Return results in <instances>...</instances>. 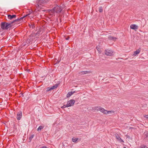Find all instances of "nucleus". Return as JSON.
<instances>
[{"instance_id": "1", "label": "nucleus", "mask_w": 148, "mask_h": 148, "mask_svg": "<svg viewBox=\"0 0 148 148\" xmlns=\"http://www.w3.org/2000/svg\"><path fill=\"white\" fill-rule=\"evenodd\" d=\"M29 14H28L25 16H24L22 17L21 18H18L14 20L13 21L11 22L10 23H8L5 22H2L1 23V27L3 29L8 30L9 28L13 26V25H12V24L13 23H15L16 24L17 23V22H20L21 21L23 18H24L27 16H28Z\"/></svg>"}, {"instance_id": "2", "label": "nucleus", "mask_w": 148, "mask_h": 148, "mask_svg": "<svg viewBox=\"0 0 148 148\" xmlns=\"http://www.w3.org/2000/svg\"><path fill=\"white\" fill-rule=\"evenodd\" d=\"M62 9V8L61 6L57 5L50 10V13L51 15L57 16L61 12Z\"/></svg>"}, {"instance_id": "3", "label": "nucleus", "mask_w": 148, "mask_h": 148, "mask_svg": "<svg viewBox=\"0 0 148 148\" xmlns=\"http://www.w3.org/2000/svg\"><path fill=\"white\" fill-rule=\"evenodd\" d=\"M75 102V101L74 100L71 99L67 103V106L68 107L71 106L73 105Z\"/></svg>"}, {"instance_id": "4", "label": "nucleus", "mask_w": 148, "mask_h": 148, "mask_svg": "<svg viewBox=\"0 0 148 148\" xmlns=\"http://www.w3.org/2000/svg\"><path fill=\"white\" fill-rule=\"evenodd\" d=\"M105 52V54L107 56H111L113 55V52L112 51L110 50H106Z\"/></svg>"}, {"instance_id": "5", "label": "nucleus", "mask_w": 148, "mask_h": 148, "mask_svg": "<svg viewBox=\"0 0 148 148\" xmlns=\"http://www.w3.org/2000/svg\"><path fill=\"white\" fill-rule=\"evenodd\" d=\"M22 116V112L21 111L18 112L16 115V119L18 120H20Z\"/></svg>"}, {"instance_id": "6", "label": "nucleus", "mask_w": 148, "mask_h": 148, "mask_svg": "<svg viewBox=\"0 0 148 148\" xmlns=\"http://www.w3.org/2000/svg\"><path fill=\"white\" fill-rule=\"evenodd\" d=\"M91 73V71H80L79 72V74L82 75L84 74H87L88 73Z\"/></svg>"}, {"instance_id": "7", "label": "nucleus", "mask_w": 148, "mask_h": 148, "mask_svg": "<svg viewBox=\"0 0 148 148\" xmlns=\"http://www.w3.org/2000/svg\"><path fill=\"white\" fill-rule=\"evenodd\" d=\"M58 84H56L54 85L51 87L50 88H49V87L48 88L47 90V91H49L51 90H53V89H54L57 88L58 86Z\"/></svg>"}, {"instance_id": "8", "label": "nucleus", "mask_w": 148, "mask_h": 148, "mask_svg": "<svg viewBox=\"0 0 148 148\" xmlns=\"http://www.w3.org/2000/svg\"><path fill=\"white\" fill-rule=\"evenodd\" d=\"M130 28L134 30H136L138 28V26L137 25L135 24H132L130 26Z\"/></svg>"}, {"instance_id": "9", "label": "nucleus", "mask_w": 148, "mask_h": 148, "mask_svg": "<svg viewBox=\"0 0 148 148\" xmlns=\"http://www.w3.org/2000/svg\"><path fill=\"white\" fill-rule=\"evenodd\" d=\"M46 0H38L37 1V3H38V6H39V5H40L41 3H46Z\"/></svg>"}, {"instance_id": "10", "label": "nucleus", "mask_w": 148, "mask_h": 148, "mask_svg": "<svg viewBox=\"0 0 148 148\" xmlns=\"http://www.w3.org/2000/svg\"><path fill=\"white\" fill-rule=\"evenodd\" d=\"M115 137L120 142H124V141L122 140L119 135L117 134L115 135Z\"/></svg>"}, {"instance_id": "11", "label": "nucleus", "mask_w": 148, "mask_h": 148, "mask_svg": "<svg viewBox=\"0 0 148 148\" xmlns=\"http://www.w3.org/2000/svg\"><path fill=\"white\" fill-rule=\"evenodd\" d=\"M75 92V91H71L70 92H69L66 95L67 97L68 98L70 97L71 96L73 93Z\"/></svg>"}, {"instance_id": "12", "label": "nucleus", "mask_w": 148, "mask_h": 148, "mask_svg": "<svg viewBox=\"0 0 148 148\" xmlns=\"http://www.w3.org/2000/svg\"><path fill=\"white\" fill-rule=\"evenodd\" d=\"M96 109H97V110H99L100 111V112H101L103 113V112L104 110V109H103V108H101V107H96Z\"/></svg>"}, {"instance_id": "13", "label": "nucleus", "mask_w": 148, "mask_h": 148, "mask_svg": "<svg viewBox=\"0 0 148 148\" xmlns=\"http://www.w3.org/2000/svg\"><path fill=\"white\" fill-rule=\"evenodd\" d=\"M140 49H138L136 50V51H134V53L133 54V55L134 56H136L137 54H139V53L140 52Z\"/></svg>"}, {"instance_id": "14", "label": "nucleus", "mask_w": 148, "mask_h": 148, "mask_svg": "<svg viewBox=\"0 0 148 148\" xmlns=\"http://www.w3.org/2000/svg\"><path fill=\"white\" fill-rule=\"evenodd\" d=\"M114 111H108L106 110H105L104 109V110L103 112V113L104 114H109L110 113H114Z\"/></svg>"}, {"instance_id": "15", "label": "nucleus", "mask_w": 148, "mask_h": 148, "mask_svg": "<svg viewBox=\"0 0 148 148\" xmlns=\"http://www.w3.org/2000/svg\"><path fill=\"white\" fill-rule=\"evenodd\" d=\"M16 16L15 15H8V18L10 20L12 19L13 18H15Z\"/></svg>"}, {"instance_id": "16", "label": "nucleus", "mask_w": 148, "mask_h": 148, "mask_svg": "<svg viewBox=\"0 0 148 148\" xmlns=\"http://www.w3.org/2000/svg\"><path fill=\"white\" fill-rule=\"evenodd\" d=\"M108 38L110 40H115L116 39V37L112 36H109L108 37Z\"/></svg>"}, {"instance_id": "17", "label": "nucleus", "mask_w": 148, "mask_h": 148, "mask_svg": "<svg viewBox=\"0 0 148 148\" xmlns=\"http://www.w3.org/2000/svg\"><path fill=\"white\" fill-rule=\"evenodd\" d=\"M8 66H7V65H2L1 66L2 69L5 70H7L8 68Z\"/></svg>"}, {"instance_id": "18", "label": "nucleus", "mask_w": 148, "mask_h": 148, "mask_svg": "<svg viewBox=\"0 0 148 148\" xmlns=\"http://www.w3.org/2000/svg\"><path fill=\"white\" fill-rule=\"evenodd\" d=\"M44 127L42 126H40L37 129V131H40L42 129H43Z\"/></svg>"}, {"instance_id": "19", "label": "nucleus", "mask_w": 148, "mask_h": 148, "mask_svg": "<svg viewBox=\"0 0 148 148\" xmlns=\"http://www.w3.org/2000/svg\"><path fill=\"white\" fill-rule=\"evenodd\" d=\"M78 139V138H72V140L74 142H76Z\"/></svg>"}, {"instance_id": "20", "label": "nucleus", "mask_w": 148, "mask_h": 148, "mask_svg": "<svg viewBox=\"0 0 148 148\" xmlns=\"http://www.w3.org/2000/svg\"><path fill=\"white\" fill-rule=\"evenodd\" d=\"M99 10L100 12H103V9L101 7H100L99 8Z\"/></svg>"}, {"instance_id": "21", "label": "nucleus", "mask_w": 148, "mask_h": 148, "mask_svg": "<svg viewBox=\"0 0 148 148\" xmlns=\"http://www.w3.org/2000/svg\"><path fill=\"white\" fill-rule=\"evenodd\" d=\"M34 136V134H32L29 138V139L30 140V141H31L32 139L33 138Z\"/></svg>"}, {"instance_id": "22", "label": "nucleus", "mask_w": 148, "mask_h": 148, "mask_svg": "<svg viewBox=\"0 0 148 148\" xmlns=\"http://www.w3.org/2000/svg\"><path fill=\"white\" fill-rule=\"evenodd\" d=\"M140 148H148V147L146 146L143 145L140 147Z\"/></svg>"}, {"instance_id": "23", "label": "nucleus", "mask_w": 148, "mask_h": 148, "mask_svg": "<svg viewBox=\"0 0 148 148\" xmlns=\"http://www.w3.org/2000/svg\"><path fill=\"white\" fill-rule=\"evenodd\" d=\"M68 107V106H67V104H66V105H64L63 106H62L61 107V108H65Z\"/></svg>"}, {"instance_id": "24", "label": "nucleus", "mask_w": 148, "mask_h": 148, "mask_svg": "<svg viewBox=\"0 0 148 148\" xmlns=\"http://www.w3.org/2000/svg\"><path fill=\"white\" fill-rule=\"evenodd\" d=\"M30 27L31 28H34V25L31 24V25H30Z\"/></svg>"}, {"instance_id": "25", "label": "nucleus", "mask_w": 148, "mask_h": 148, "mask_svg": "<svg viewBox=\"0 0 148 148\" xmlns=\"http://www.w3.org/2000/svg\"><path fill=\"white\" fill-rule=\"evenodd\" d=\"M20 94L21 95L20 96V97H21V96L23 97H24V95L23 94V93L22 92H21L20 93Z\"/></svg>"}, {"instance_id": "26", "label": "nucleus", "mask_w": 148, "mask_h": 148, "mask_svg": "<svg viewBox=\"0 0 148 148\" xmlns=\"http://www.w3.org/2000/svg\"><path fill=\"white\" fill-rule=\"evenodd\" d=\"M145 118L146 119H148V116L147 115H146L144 116Z\"/></svg>"}, {"instance_id": "27", "label": "nucleus", "mask_w": 148, "mask_h": 148, "mask_svg": "<svg viewBox=\"0 0 148 148\" xmlns=\"http://www.w3.org/2000/svg\"><path fill=\"white\" fill-rule=\"evenodd\" d=\"M40 148H47V147L45 146H44L40 147Z\"/></svg>"}, {"instance_id": "28", "label": "nucleus", "mask_w": 148, "mask_h": 148, "mask_svg": "<svg viewBox=\"0 0 148 148\" xmlns=\"http://www.w3.org/2000/svg\"><path fill=\"white\" fill-rule=\"evenodd\" d=\"M96 48L97 50H98V51L99 50V48L98 47H97Z\"/></svg>"}, {"instance_id": "29", "label": "nucleus", "mask_w": 148, "mask_h": 148, "mask_svg": "<svg viewBox=\"0 0 148 148\" xmlns=\"http://www.w3.org/2000/svg\"><path fill=\"white\" fill-rule=\"evenodd\" d=\"M69 38H66V40H69Z\"/></svg>"}, {"instance_id": "30", "label": "nucleus", "mask_w": 148, "mask_h": 148, "mask_svg": "<svg viewBox=\"0 0 148 148\" xmlns=\"http://www.w3.org/2000/svg\"><path fill=\"white\" fill-rule=\"evenodd\" d=\"M27 71H28V72H29L30 71V70L29 69L27 70Z\"/></svg>"}, {"instance_id": "31", "label": "nucleus", "mask_w": 148, "mask_h": 148, "mask_svg": "<svg viewBox=\"0 0 148 148\" xmlns=\"http://www.w3.org/2000/svg\"><path fill=\"white\" fill-rule=\"evenodd\" d=\"M123 148H126V147H123Z\"/></svg>"}, {"instance_id": "32", "label": "nucleus", "mask_w": 148, "mask_h": 148, "mask_svg": "<svg viewBox=\"0 0 148 148\" xmlns=\"http://www.w3.org/2000/svg\"><path fill=\"white\" fill-rule=\"evenodd\" d=\"M56 63L54 65H56Z\"/></svg>"}]
</instances>
